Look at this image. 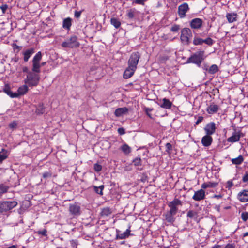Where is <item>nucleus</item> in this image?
<instances>
[{"mask_svg":"<svg viewBox=\"0 0 248 248\" xmlns=\"http://www.w3.org/2000/svg\"><path fill=\"white\" fill-rule=\"evenodd\" d=\"M204 51H199L192 55L189 57L187 61V63H192L196 64L198 67H200L202 62L205 58Z\"/></svg>","mask_w":248,"mask_h":248,"instance_id":"obj_1","label":"nucleus"},{"mask_svg":"<svg viewBox=\"0 0 248 248\" xmlns=\"http://www.w3.org/2000/svg\"><path fill=\"white\" fill-rule=\"evenodd\" d=\"M18 204L16 201H0V214H6Z\"/></svg>","mask_w":248,"mask_h":248,"instance_id":"obj_2","label":"nucleus"},{"mask_svg":"<svg viewBox=\"0 0 248 248\" xmlns=\"http://www.w3.org/2000/svg\"><path fill=\"white\" fill-rule=\"evenodd\" d=\"M40 76L38 74L29 72L27 75L24 82L29 86H36L38 84Z\"/></svg>","mask_w":248,"mask_h":248,"instance_id":"obj_3","label":"nucleus"},{"mask_svg":"<svg viewBox=\"0 0 248 248\" xmlns=\"http://www.w3.org/2000/svg\"><path fill=\"white\" fill-rule=\"evenodd\" d=\"M79 45L77 37L74 35L63 42L61 45L63 47L74 48L78 47Z\"/></svg>","mask_w":248,"mask_h":248,"instance_id":"obj_4","label":"nucleus"},{"mask_svg":"<svg viewBox=\"0 0 248 248\" xmlns=\"http://www.w3.org/2000/svg\"><path fill=\"white\" fill-rule=\"evenodd\" d=\"M140 58V55L138 52L132 53L128 61V66L136 70Z\"/></svg>","mask_w":248,"mask_h":248,"instance_id":"obj_5","label":"nucleus"},{"mask_svg":"<svg viewBox=\"0 0 248 248\" xmlns=\"http://www.w3.org/2000/svg\"><path fill=\"white\" fill-rule=\"evenodd\" d=\"M192 37V31L189 28H184L181 30L180 39L182 42L189 44L190 39H191Z\"/></svg>","mask_w":248,"mask_h":248,"instance_id":"obj_6","label":"nucleus"},{"mask_svg":"<svg viewBox=\"0 0 248 248\" xmlns=\"http://www.w3.org/2000/svg\"><path fill=\"white\" fill-rule=\"evenodd\" d=\"M168 205L170 208V211L168 212L170 213V214L176 215L178 210L177 206L182 205V202L178 199L175 198L173 201L170 202Z\"/></svg>","mask_w":248,"mask_h":248,"instance_id":"obj_7","label":"nucleus"},{"mask_svg":"<svg viewBox=\"0 0 248 248\" xmlns=\"http://www.w3.org/2000/svg\"><path fill=\"white\" fill-rule=\"evenodd\" d=\"M189 10V7L187 3H183L178 6V14L181 18L186 16V14Z\"/></svg>","mask_w":248,"mask_h":248,"instance_id":"obj_8","label":"nucleus"},{"mask_svg":"<svg viewBox=\"0 0 248 248\" xmlns=\"http://www.w3.org/2000/svg\"><path fill=\"white\" fill-rule=\"evenodd\" d=\"M69 211L73 216H78L80 214V206L77 203L70 204Z\"/></svg>","mask_w":248,"mask_h":248,"instance_id":"obj_9","label":"nucleus"},{"mask_svg":"<svg viewBox=\"0 0 248 248\" xmlns=\"http://www.w3.org/2000/svg\"><path fill=\"white\" fill-rule=\"evenodd\" d=\"M243 136L244 134L240 131H235L233 132L232 136L227 139V141L232 143L237 142L240 138Z\"/></svg>","mask_w":248,"mask_h":248,"instance_id":"obj_10","label":"nucleus"},{"mask_svg":"<svg viewBox=\"0 0 248 248\" xmlns=\"http://www.w3.org/2000/svg\"><path fill=\"white\" fill-rule=\"evenodd\" d=\"M216 129V124L214 122L208 123L204 128L206 134L210 136L215 133Z\"/></svg>","mask_w":248,"mask_h":248,"instance_id":"obj_11","label":"nucleus"},{"mask_svg":"<svg viewBox=\"0 0 248 248\" xmlns=\"http://www.w3.org/2000/svg\"><path fill=\"white\" fill-rule=\"evenodd\" d=\"M205 197V191L202 189H200L195 192L194 195L192 197V199L196 201H200L204 199Z\"/></svg>","mask_w":248,"mask_h":248,"instance_id":"obj_12","label":"nucleus"},{"mask_svg":"<svg viewBox=\"0 0 248 248\" xmlns=\"http://www.w3.org/2000/svg\"><path fill=\"white\" fill-rule=\"evenodd\" d=\"M203 21L199 18L193 19L190 22V26L192 29H200L202 25Z\"/></svg>","mask_w":248,"mask_h":248,"instance_id":"obj_13","label":"nucleus"},{"mask_svg":"<svg viewBox=\"0 0 248 248\" xmlns=\"http://www.w3.org/2000/svg\"><path fill=\"white\" fill-rule=\"evenodd\" d=\"M238 199L243 202H245L248 201V190H243L239 192L237 195Z\"/></svg>","mask_w":248,"mask_h":248,"instance_id":"obj_14","label":"nucleus"},{"mask_svg":"<svg viewBox=\"0 0 248 248\" xmlns=\"http://www.w3.org/2000/svg\"><path fill=\"white\" fill-rule=\"evenodd\" d=\"M213 141V138L210 135H206L202 139V143L205 147H208L211 145Z\"/></svg>","mask_w":248,"mask_h":248,"instance_id":"obj_15","label":"nucleus"},{"mask_svg":"<svg viewBox=\"0 0 248 248\" xmlns=\"http://www.w3.org/2000/svg\"><path fill=\"white\" fill-rule=\"evenodd\" d=\"M219 109V107L217 105L214 103H211L206 109L207 112L210 114H213L217 113Z\"/></svg>","mask_w":248,"mask_h":248,"instance_id":"obj_16","label":"nucleus"},{"mask_svg":"<svg viewBox=\"0 0 248 248\" xmlns=\"http://www.w3.org/2000/svg\"><path fill=\"white\" fill-rule=\"evenodd\" d=\"M135 71L136 69H134L128 66L124 73V78L125 79H128L131 78L134 74Z\"/></svg>","mask_w":248,"mask_h":248,"instance_id":"obj_17","label":"nucleus"},{"mask_svg":"<svg viewBox=\"0 0 248 248\" xmlns=\"http://www.w3.org/2000/svg\"><path fill=\"white\" fill-rule=\"evenodd\" d=\"M34 53V49L31 48L27 49L25 51L22 52L24 56V61L25 62H27L30 58V57Z\"/></svg>","mask_w":248,"mask_h":248,"instance_id":"obj_18","label":"nucleus"},{"mask_svg":"<svg viewBox=\"0 0 248 248\" xmlns=\"http://www.w3.org/2000/svg\"><path fill=\"white\" fill-rule=\"evenodd\" d=\"M3 91L5 93L12 98H16L18 97V94H17L16 93H13L12 92L10 87L7 84L5 85Z\"/></svg>","mask_w":248,"mask_h":248,"instance_id":"obj_19","label":"nucleus"},{"mask_svg":"<svg viewBox=\"0 0 248 248\" xmlns=\"http://www.w3.org/2000/svg\"><path fill=\"white\" fill-rule=\"evenodd\" d=\"M162 103L160 104L161 108L165 109H170L172 106V103L168 99L163 98L162 100Z\"/></svg>","mask_w":248,"mask_h":248,"instance_id":"obj_20","label":"nucleus"},{"mask_svg":"<svg viewBox=\"0 0 248 248\" xmlns=\"http://www.w3.org/2000/svg\"><path fill=\"white\" fill-rule=\"evenodd\" d=\"M175 215L174 214H170V213L169 212H167L164 215L165 217V219L167 222L173 224L175 220Z\"/></svg>","mask_w":248,"mask_h":248,"instance_id":"obj_21","label":"nucleus"},{"mask_svg":"<svg viewBox=\"0 0 248 248\" xmlns=\"http://www.w3.org/2000/svg\"><path fill=\"white\" fill-rule=\"evenodd\" d=\"M72 25V19L70 17L65 18L63 20L62 27L67 30H69Z\"/></svg>","mask_w":248,"mask_h":248,"instance_id":"obj_22","label":"nucleus"},{"mask_svg":"<svg viewBox=\"0 0 248 248\" xmlns=\"http://www.w3.org/2000/svg\"><path fill=\"white\" fill-rule=\"evenodd\" d=\"M128 111V109L126 107L119 108L116 109L115 111L114 114L116 116L120 117L124 114H125Z\"/></svg>","mask_w":248,"mask_h":248,"instance_id":"obj_23","label":"nucleus"},{"mask_svg":"<svg viewBox=\"0 0 248 248\" xmlns=\"http://www.w3.org/2000/svg\"><path fill=\"white\" fill-rule=\"evenodd\" d=\"M226 17L229 23H232L237 20V15L234 13H228Z\"/></svg>","mask_w":248,"mask_h":248,"instance_id":"obj_24","label":"nucleus"},{"mask_svg":"<svg viewBox=\"0 0 248 248\" xmlns=\"http://www.w3.org/2000/svg\"><path fill=\"white\" fill-rule=\"evenodd\" d=\"M217 185V183L208 182L203 183L201 186V187L202 189H206L209 187L213 188L216 187Z\"/></svg>","mask_w":248,"mask_h":248,"instance_id":"obj_25","label":"nucleus"},{"mask_svg":"<svg viewBox=\"0 0 248 248\" xmlns=\"http://www.w3.org/2000/svg\"><path fill=\"white\" fill-rule=\"evenodd\" d=\"M28 85L27 84L24 85L18 88L17 90V93H16L18 94V96L25 94L28 92Z\"/></svg>","mask_w":248,"mask_h":248,"instance_id":"obj_26","label":"nucleus"},{"mask_svg":"<svg viewBox=\"0 0 248 248\" xmlns=\"http://www.w3.org/2000/svg\"><path fill=\"white\" fill-rule=\"evenodd\" d=\"M121 149L125 155H127L131 152V148L125 143L121 147Z\"/></svg>","mask_w":248,"mask_h":248,"instance_id":"obj_27","label":"nucleus"},{"mask_svg":"<svg viewBox=\"0 0 248 248\" xmlns=\"http://www.w3.org/2000/svg\"><path fill=\"white\" fill-rule=\"evenodd\" d=\"M243 161L244 158L241 155H240L238 157L232 158L231 160L232 163L235 165H240Z\"/></svg>","mask_w":248,"mask_h":248,"instance_id":"obj_28","label":"nucleus"},{"mask_svg":"<svg viewBox=\"0 0 248 248\" xmlns=\"http://www.w3.org/2000/svg\"><path fill=\"white\" fill-rule=\"evenodd\" d=\"M33 63V66L32 68V71L33 73L37 74L39 73L40 72V67L41 65L40 64V62H32Z\"/></svg>","mask_w":248,"mask_h":248,"instance_id":"obj_29","label":"nucleus"},{"mask_svg":"<svg viewBox=\"0 0 248 248\" xmlns=\"http://www.w3.org/2000/svg\"><path fill=\"white\" fill-rule=\"evenodd\" d=\"M9 188V187L4 184H0V196H2L3 194L6 193Z\"/></svg>","mask_w":248,"mask_h":248,"instance_id":"obj_30","label":"nucleus"},{"mask_svg":"<svg viewBox=\"0 0 248 248\" xmlns=\"http://www.w3.org/2000/svg\"><path fill=\"white\" fill-rule=\"evenodd\" d=\"M45 112V108L42 104H39L36 109L35 112L37 114H42Z\"/></svg>","mask_w":248,"mask_h":248,"instance_id":"obj_31","label":"nucleus"},{"mask_svg":"<svg viewBox=\"0 0 248 248\" xmlns=\"http://www.w3.org/2000/svg\"><path fill=\"white\" fill-rule=\"evenodd\" d=\"M111 24L113 25L116 28H118L121 26L120 21L115 18H112L110 20Z\"/></svg>","mask_w":248,"mask_h":248,"instance_id":"obj_32","label":"nucleus"},{"mask_svg":"<svg viewBox=\"0 0 248 248\" xmlns=\"http://www.w3.org/2000/svg\"><path fill=\"white\" fill-rule=\"evenodd\" d=\"M112 213L111 209L109 207L103 208L101 212L102 216H108Z\"/></svg>","mask_w":248,"mask_h":248,"instance_id":"obj_33","label":"nucleus"},{"mask_svg":"<svg viewBox=\"0 0 248 248\" xmlns=\"http://www.w3.org/2000/svg\"><path fill=\"white\" fill-rule=\"evenodd\" d=\"M7 152L2 149V152H0V162H2L4 160L7 158Z\"/></svg>","mask_w":248,"mask_h":248,"instance_id":"obj_34","label":"nucleus"},{"mask_svg":"<svg viewBox=\"0 0 248 248\" xmlns=\"http://www.w3.org/2000/svg\"><path fill=\"white\" fill-rule=\"evenodd\" d=\"M218 70V69L217 66L216 64H213L208 69V72L211 74H213L217 72Z\"/></svg>","mask_w":248,"mask_h":248,"instance_id":"obj_35","label":"nucleus"},{"mask_svg":"<svg viewBox=\"0 0 248 248\" xmlns=\"http://www.w3.org/2000/svg\"><path fill=\"white\" fill-rule=\"evenodd\" d=\"M14 52L16 54V55L19 53V52L21 50L22 47V46H18L17 44L15 43H13L12 45Z\"/></svg>","mask_w":248,"mask_h":248,"instance_id":"obj_36","label":"nucleus"},{"mask_svg":"<svg viewBox=\"0 0 248 248\" xmlns=\"http://www.w3.org/2000/svg\"><path fill=\"white\" fill-rule=\"evenodd\" d=\"M42 59V54L40 51H39L33 57L32 62H40Z\"/></svg>","mask_w":248,"mask_h":248,"instance_id":"obj_37","label":"nucleus"},{"mask_svg":"<svg viewBox=\"0 0 248 248\" xmlns=\"http://www.w3.org/2000/svg\"><path fill=\"white\" fill-rule=\"evenodd\" d=\"M187 217L190 218H196L197 217V213L193 210H189L187 213Z\"/></svg>","mask_w":248,"mask_h":248,"instance_id":"obj_38","label":"nucleus"},{"mask_svg":"<svg viewBox=\"0 0 248 248\" xmlns=\"http://www.w3.org/2000/svg\"><path fill=\"white\" fill-rule=\"evenodd\" d=\"M133 163L135 166L141 165V159L140 157H137L133 160Z\"/></svg>","mask_w":248,"mask_h":248,"instance_id":"obj_39","label":"nucleus"},{"mask_svg":"<svg viewBox=\"0 0 248 248\" xmlns=\"http://www.w3.org/2000/svg\"><path fill=\"white\" fill-rule=\"evenodd\" d=\"M166 152L168 154H170L171 151L172 150V145L170 143H167L165 145Z\"/></svg>","mask_w":248,"mask_h":248,"instance_id":"obj_40","label":"nucleus"},{"mask_svg":"<svg viewBox=\"0 0 248 248\" xmlns=\"http://www.w3.org/2000/svg\"><path fill=\"white\" fill-rule=\"evenodd\" d=\"M203 43V39L200 38L195 37L193 40V44L195 45H202Z\"/></svg>","mask_w":248,"mask_h":248,"instance_id":"obj_41","label":"nucleus"},{"mask_svg":"<svg viewBox=\"0 0 248 248\" xmlns=\"http://www.w3.org/2000/svg\"><path fill=\"white\" fill-rule=\"evenodd\" d=\"M127 16L129 18H133L135 16L134 11L132 9L128 10L127 12Z\"/></svg>","mask_w":248,"mask_h":248,"instance_id":"obj_42","label":"nucleus"},{"mask_svg":"<svg viewBox=\"0 0 248 248\" xmlns=\"http://www.w3.org/2000/svg\"><path fill=\"white\" fill-rule=\"evenodd\" d=\"M214 41L210 37L206 38V39H203V43H205V44L208 45H212L214 43Z\"/></svg>","mask_w":248,"mask_h":248,"instance_id":"obj_43","label":"nucleus"},{"mask_svg":"<svg viewBox=\"0 0 248 248\" xmlns=\"http://www.w3.org/2000/svg\"><path fill=\"white\" fill-rule=\"evenodd\" d=\"M241 218L243 221H246L248 220V212H244L241 214Z\"/></svg>","mask_w":248,"mask_h":248,"instance_id":"obj_44","label":"nucleus"},{"mask_svg":"<svg viewBox=\"0 0 248 248\" xmlns=\"http://www.w3.org/2000/svg\"><path fill=\"white\" fill-rule=\"evenodd\" d=\"M180 28V27L179 25L174 24L171 27L170 31L172 32H178Z\"/></svg>","mask_w":248,"mask_h":248,"instance_id":"obj_45","label":"nucleus"},{"mask_svg":"<svg viewBox=\"0 0 248 248\" xmlns=\"http://www.w3.org/2000/svg\"><path fill=\"white\" fill-rule=\"evenodd\" d=\"M102 166L98 163H95L94 165V169L95 171L99 172L102 170Z\"/></svg>","mask_w":248,"mask_h":248,"instance_id":"obj_46","label":"nucleus"},{"mask_svg":"<svg viewBox=\"0 0 248 248\" xmlns=\"http://www.w3.org/2000/svg\"><path fill=\"white\" fill-rule=\"evenodd\" d=\"M51 176L52 173L50 171L45 172L42 175L43 178L45 179L51 177Z\"/></svg>","mask_w":248,"mask_h":248,"instance_id":"obj_47","label":"nucleus"},{"mask_svg":"<svg viewBox=\"0 0 248 248\" xmlns=\"http://www.w3.org/2000/svg\"><path fill=\"white\" fill-rule=\"evenodd\" d=\"M17 125V123L16 121H13L9 124V127L11 129H14L16 128Z\"/></svg>","mask_w":248,"mask_h":248,"instance_id":"obj_48","label":"nucleus"},{"mask_svg":"<svg viewBox=\"0 0 248 248\" xmlns=\"http://www.w3.org/2000/svg\"><path fill=\"white\" fill-rule=\"evenodd\" d=\"M116 231H117V235H116L117 239H125V237L123 235V233H119V232H120V231L117 230Z\"/></svg>","mask_w":248,"mask_h":248,"instance_id":"obj_49","label":"nucleus"},{"mask_svg":"<svg viewBox=\"0 0 248 248\" xmlns=\"http://www.w3.org/2000/svg\"><path fill=\"white\" fill-rule=\"evenodd\" d=\"M0 9L2 10V14H5L8 9V5L6 4H2L1 6H0Z\"/></svg>","mask_w":248,"mask_h":248,"instance_id":"obj_50","label":"nucleus"},{"mask_svg":"<svg viewBox=\"0 0 248 248\" xmlns=\"http://www.w3.org/2000/svg\"><path fill=\"white\" fill-rule=\"evenodd\" d=\"M38 233L44 236H46L47 235V230L46 229H43L42 230L38 231Z\"/></svg>","mask_w":248,"mask_h":248,"instance_id":"obj_51","label":"nucleus"},{"mask_svg":"<svg viewBox=\"0 0 248 248\" xmlns=\"http://www.w3.org/2000/svg\"><path fill=\"white\" fill-rule=\"evenodd\" d=\"M130 233V227H129L124 232H123L122 233L123 234V235L124 236L125 238H126L129 236Z\"/></svg>","mask_w":248,"mask_h":248,"instance_id":"obj_52","label":"nucleus"},{"mask_svg":"<svg viewBox=\"0 0 248 248\" xmlns=\"http://www.w3.org/2000/svg\"><path fill=\"white\" fill-rule=\"evenodd\" d=\"M130 233V227H129L124 232H123L122 233L123 234V235L124 236L125 238H126L129 236Z\"/></svg>","mask_w":248,"mask_h":248,"instance_id":"obj_53","label":"nucleus"},{"mask_svg":"<svg viewBox=\"0 0 248 248\" xmlns=\"http://www.w3.org/2000/svg\"><path fill=\"white\" fill-rule=\"evenodd\" d=\"M233 184L231 180H229L227 181V184L226 186V187L228 188L229 189H231V188L233 186Z\"/></svg>","mask_w":248,"mask_h":248,"instance_id":"obj_54","label":"nucleus"},{"mask_svg":"<svg viewBox=\"0 0 248 248\" xmlns=\"http://www.w3.org/2000/svg\"><path fill=\"white\" fill-rule=\"evenodd\" d=\"M242 181L245 183L248 181V171H246L243 176Z\"/></svg>","mask_w":248,"mask_h":248,"instance_id":"obj_55","label":"nucleus"},{"mask_svg":"<svg viewBox=\"0 0 248 248\" xmlns=\"http://www.w3.org/2000/svg\"><path fill=\"white\" fill-rule=\"evenodd\" d=\"M117 131L118 133L121 135H124L125 133V129L123 127L119 128Z\"/></svg>","mask_w":248,"mask_h":248,"instance_id":"obj_56","label":"nucleus"},{"mask_svg":"<svg viewBox=\"0 0 248 248\" xmlns=\"http://www.w3.org/2000/svg\"><path fill=\"white\" fill-rule=\"evenodd\" d=\"M146 0H135V2L138 4L144 5V2Z\"/></svg>","mask_w":248,"mask_h":248,"instance_id":"obj_57","label":"nucleus"},{"mask_svg":"<svg viewBox=\"0 0 248 248\" xmlns=\"http://www.w3.org/2000/svg\"><path fill=\"white\" fill-rule=\"evenodd\" d=\"M81 13H82V11H76L74 13L75 17H76V18H79L81 16Z\"/></svg>","mask_w":248,"mask_h":248,"instance_id":"obj_58","label":"nucleus"},{"mask_svg":"<svg viewBox=\"0 0 248 248\" xmlns=\"http://www.w3.org/2000/svg\"><path fill=\"white\" fill-rule=\"evenodd\" d=\"M224 248H235V245L234 244H228Z\"/></svg>","mask_w":248,"mask_h":248,"instance_id":"obj_59","label":"nucleus"},{"mask_svg":"<svg viewBox=\"0 0 248 248\" xmlns=\"http://www.w3.org/2000/svg\"><path fill=\"white\" fill-rule=\"evenodd\" d=\"M203 118L202 116L199 117L196 122V124H198L202 122L203 120Z\"/></svg>","mask_w":248,"mask_h":248,"instance_id":"obj_60","label":"nucleus"},{"mask_svg":"<svg viewBox=\"0 0 248 248\" xmlns=\"http://www.w3.org/2000/svg\"><path fill=\"white\" fill-rule=\"evenodd\" d=\"M93 189H94V191H95L96 193H97V194H99V193H100V189L99 188V187H97V186H93Z\"/></svg>","mask_w":248,"mask_h":248,"instance_id":"obj_61","label":"nucleus"},{"mask_svg":"<svg viewBox=\"0 0 248 248\" xmlns=\"http://www.w3.org/2000/svg\"><path fill=\"white\" fill-rule=\"evenodd\" d=\"M98 187L100 189L99 195H102L103 194V190L104 188V185H101V186H99Z\"/></svg>","mask_w":248,"mask_h":248,"instance_id":"obj_62","label":"nucleus"},{"mask_svg":"<svg viewBox=\"0 0 248 248\" xmlns=\"http://www.w3.org/2000/svg\"><path fill=\"white\" fill-rule=\"evenodd\" d=\"M19 60V57H17L16 56H15L14 58L12 59L11 61L12 62H17Z\"/></svg>","mask_w":248,"mask_h":248,"instance_id":"obj_63","label":"nucleus"},{"mask_svg":"<svg viewBox=\"0 0 248 248\" xmlns=\"http://www.w3.org/2000/svg\"><path fill=\"white\" fill-rule=\"evenodd\" d=\"M222 197V195H221V194H219V195H214L213 196V198H216V199H220Z\"/></svg>","mask_w":248,"mask_h":248,"instance_id":"obj_64","label":"nucleus"}]
</instances>
